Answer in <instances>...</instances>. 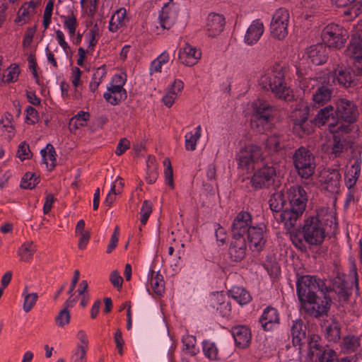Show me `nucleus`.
<instances>
[{
    "label": "nucleus",
    "instance_id": "31",
    "mask_svg": "<svg viewBox=\"0 0 362 362\" xmlns=\"http://www.w3.org/2000/svg\"><path fill=\"white\" fill-rule=\"evenodd\" d=\"M361 160L356 159L345 175V184L350 189L356 184L361 173Z\"/></svg>",
    "mask_w": 362,
    "mask_h": 362
},
{
    "label": "nucleus",
    "instance_id": "25",
    "mask_svg": "<svg viewBox=\"0 0 362 362\" xmlns=\"http://www.w3.org/2000/svg\"><path fill=\"white\" fill-rule=\"evenodd\" d=\"M328 49L324 44H316L309 47L308 56L315 65H321L328 59Z\"/></svg>",
    "mask_w": 362,
    "mask_h": 362
},
{
    "label": "nucleus",
    "instance_id": "34",
    "mask_svg": "<svg viewBox=\"0 0 362 362\" xmlns=\"http://www.w3.org/2000/svg\"><path fill=\"white\" fill-rule=\"evenodd\" d=\"M229 294L240 305L247 304L252 299L250 294L243 287H233Z\"/></svg>",
    "mask_w": 362,
    "mask_h": 362
},
{
    "label": "nucleus",
    "instance_id": "55",
    "mask_svg": "<svg viewBox=\"0 0 362 362\" xmlns=\"http://www.w3.org/2000/svg\"><path fill=\"white\" fill-rule=\"evenodd\" d=\"M30 13L32 12L26 7V4H24L18 10L15 21L25 23L30 18Z\"/></svg>",
    "mask_w": 362,
    "mask_h": 362
},
{
    "label": "nucleus",
    "instance_id": "42",
    "mask_svg": "<svg viewBox=\"0 0 362 362\" xmlns=\"http://www.w3.org/2000/svg\"><path fill=\"white\" fill-rule=\"evenodd\" d=\"M202 128L198 126L195 129V132H188L185 134V148L187 151H194L196 149L197 142L201 136Z\"/></svg>",
    "mask_w": 362,
    "mask_h": 362
},
{
    "label": "nucleus",
    "instance_id": "45",
    "mask_svg": "<svg viewBox=\"0 0 362 362\" xmlns=\"http://www.w3.org/2000/svg\"><path fill=\"white\" fill-rule=\"evenodd\" d=\"M315 362H339V360L334 351L325 349L323 351L316 353Z\"/></svg>",
    "mask_w": 362,
    "mask_h": 362
},
{
    "label": "nucleus",
    "instance_id": "54",
    "mask_svg": "<svg viewBox=\"0 0 362 362\" xmlns=\"http://www.w3.org/2000/svg\"><path fill=\"white\" fill-rule=\"evenodd\" d=\"M152 212V204L148 200H145L143 202L142 206L140 209L141 223L145 225L148 221L149 216Z\"/></svg>",
    "mask_w": 362,
    "mask_h": 362
},
{
    "label": "nucleus",
    "instance_id": "12",
    "mask_svg": "<svg viewBox=\"0 0 362 362\" xmlns=\"http://www.w3.org/2000/svg\"><path fill=\"white\" fill-rule=\"evenodd\" d=\"M289 13L288 10L280 8L274 13L270 24V34L278 40H284L288 33Z\"/></svg>",
    "mask_w": 362,
    "mask_h": 362
},
{
    "label": "nucleus",
    "instance_id": "1",
    "mask_svg": "<svg viewBox=\"0 0 362 362\" xmlns=\"http://www.w3.org/2000/svg\"><path fill=\"white\" fill-rule=\"evenodd\" d=\"M288 206L282 210L280 219L284 223L286 230L293 229L298 220L302 216L305 210L308 196L304 188L299 185L291 187L287 190Z\"/></svg>",
    "mask_w": 362,
    "mask_h": 362
},
{
    "label": "nucleus",
    "instance_id": "30",
    "mask_svg": "<svg viewBox=\"0 0 362 362\" xmlns=\"http://www.w3.org/2000/svg\"><path fill=\"white\" fill-rule=\"evenodd\" d=\"M306 327L301 320L293 321L291 328V335L293 346L301 344V341L305 338Z\"/></svg>",
    "mask_w": 362,
    "mask_h": 362
},
{
    "label": "nucleus",
    "instance_id": "43",
    "mask_svg": "<svg viewBox=\"0 0 362 362\" xmlns=\"http://www.w3.org/2000/svg\"><path fill=\"white\" fill-rule=\"evenodd\" d=\"M340 327L336 322H332L325 328V337L330 342H337L340 339Z\"/></svg>",
    "mask_w": 362,
    "mask_h": 362
},
{
    "label": "nucleus",
    "instance_id": "63",
    "mask_svg": "<svg viewBox=\"0 0 362 362\" xmlns=\"http://www.w3.org/2000/svg\"><path fill=\"white\" fill-rule=\"evenodd\" d=\"M291 240L293 244L296 246V247L298 248L300 250H303L305 249V245L304 244V240L301 234H300V230L298 233H291L290 235Z\"/></svg>",
    "mask_w": 362,
    "mask_h": 362
},
{
    "label": "nucleus",
    "instance_id": "49",
    "mask_svg": "<svg viewBox=\"0 0 362 362\" xmlns=\"http://www.w3.org/2000/svg\"><path fill=\"white\" fill-rule=\"evenodd\" d=\"M64 19V26L69 30V34L71 37L76 34V28L78 26V22L73 12L69 16H62Z\"/></svg>",
    "mask_w": 362,
    "mask_h": 362
},
{
    "label": "nucleus",
    "instance_id": "17",
    "mask_svg": "<svg viewBox=\"0 0 362 362\" xmlns=\"http://www.w3.org/2000/svg\"><path fill=\"white\" fill-rule=\"evenodd\" d=\"M208 303L222 317H228L231 313L230 302L223 292L211 293L209 296Z\"/></svg>",
    "mask_w": 362,
    "mask_h": 362
},
{
    "label": "nucleus",
    "instance_id": "59",
    "mask_svg": "<svg viewBox=\"0 0 362 362\" xmlns=\"http://www.w3.org/2000/svg\"><path fill=\"white\" fill-rule=\"evenodd\" d=\"M17 156L21 160H24L28 159L31 156V151L30 150L29 145L25 141L21 142L18 146L17 151Z\"/></svg>",
    "mask_w": 362,
    "mask_h": 362
},
{
    "label": "nucleus",
    "instance_id": "7",
    "mask_svg": "<svg viewBox=\"0 0 362 362\" xmlns=\"http://www.w3.org/2000/svg\"><path fill=\"white\" fill-rule=\"evenodd\" d=\"M264 158L261 146L250 144L240 148L236 160L238 167L248 173L252 171Z\"/></svg>",
    "mask_w": 362,
    "mask_h": 362
},
{
    "label": "nucleus",
    "instance_id": "29",
    "mask_svg": "<svg viewBox=\"0 0 362 362\" xmlns=\"http://www.w3.org/2000/svg\"><path fill=\"white\" fill-rule=\"evenodd\" d=\"M330 119L333 122L329 124V127L332 128L337 127V118L334 113V107L331 105L321 109L315 116V120L316 124L318 125H324Z\"/></svg>",
    "mask_w": 362,
    "mask_h": 362
},
{
    "label": "nucleus",
    "instance_id": "4",
    "mask_svg": "<svg viewBox=\"0 0 362 362\" xmlns=\"http://www.w3.org/2000/svg\"><path fill=\"white\" fill-rule=\"evenodd\" d=\"M296 290L300 302L312 296L327 293L325 280L311 275L299 276L296 281Z\"/></svg>",
    "mask_w": 362,
    "mask_h": 362
},
{
    "label": "nucleus",
    "instance_id": "11",
    "mask_svg": "<svg viewBox=\"0 0 362 362\" xmlns=\"http://www.w3.org/2000/svg\"><path fill=\"white\" fill-rule=\"evenodd\" d=\"M348 34L346 30L337 24H329L322 30V38L329 47L340 49L344 47Z\"/></svg>",
    "mask_w": 362,
    "mask_h": 362
},
{
    "label": "nucleus",
    "instance_id": "50",
    "mask_svg": "<svg viewBox=\"0 0 362 362\" xmlns=\"http://www.w3.org/2000/svg\"><path fill=\"white\" fill-rule=\"evenodd\" d=\"M89 113L84 111L78 112L74 117L71 119L70 125L74 129H78L86 124V121L89 119Z\"/></svg>",
    "mask_w": 362,
    "mask_h": 362
},
{
    "label": "nucleus",
    "instance_id": "58",
    "mask_svg": "<svg viewBox=\"0 0 362 362\" xmlns=\"http://www.w3.org/2000/svg\"><path fill=\"white\" fill-rule=\"evenodd\" d=\"M163 165L165 166L164 173L167 184L171 188H174L173 168L170 160L168 158H165L163 161Z\"/></svg>",
    "mask_w": 362,
    "mask_h": 362
},
{
    "label": "nucleus",
    "instance_id": "62",
    "mask_svg": "<svg viewBox=\"0 0 362 362\" xmlns=\"http://www.w3.org/2000/svg\"><path fill=\"white\" fill-rule=\"evenodd\" d=\"M195 339L192 337H188L183 341L185 350L192 356H196L199 352V349L195 346Z\"/></svg>",
    "mask_w": 362,
    "mask_h": 362
},
{
    "label": "nucleus",
    "instance_id": "38",
    "mask_svg": "<svg viewBox=\"0 0 362 362\" xmlns=\"http://www.w3.org/2000/svg\"><path fill=\"white\" fill-rule=\"evenodd\" d=\"M340 346L344 353L354 352L360 346V339L354 335H348L343 338Z\"/></svg>",
    "mask_w": 362,
    "mask_h": 362
},
{
    "label": "nucleus",
    "instance_id": "35",
    "mask_svg": "<svg viewBox=\"0 0 362 362\" xmlns=\"http://www.w3.org/2000/svg\"><path fill=\"white\" fill-rule=\"evenodd\" d=\"M35 251L36 248L33 242L28 241L24 243L18 250L20 260L25 262H30Z\"/></svg>",
    "mask_w": 362,
    "mask_h": 362
},
{
    "label": "nucleus",
    "instance_id": "52",
    "mask_svg": "<svg viewBox=\"0 0 362 362\" xmlns=\"http://www.w3.org/2000/svg\"><path fill=\"white\" fill-rule=\"evenodd\" d=\"M345 140H341L338 136L334 135L332 145V154L334 155L335 157H339L345 146Z\"/></svg>",
    "mask_w": 362,
    "mask_h": 362
},
{
    "label": "nucleus",
    "instance_id": "10",
    "mask_svg": "<svg viewBox=\"0 0 362 362\" xmlns=\"http://www.w3.org/2000/svg\"><path fill=\"white\" fill-rule=\"evenodd\" d=\"M330 286H327V294L334 291L339 301L346 302L351 295V288L349 286L346 281V274L341 271L340 268L335 266L333 270V276L329 279Z\"/></svg>",
    "mask_w": 362,
    "mask_h": 362
},
{
    "label": "nucleus",
    "instance_id": "21",
    "mask_svg": "<svg viewBox=\"0 0 362 362\" xmlns=\"http://www.w3.org/2000/svg\"><path fill=\"white\" fill-rule=\"evenodd\" d=\"M202 57V52L196 47L186 44L179 52V59L182 64L192 66L195 65Z\"/></svg>",
    "mask_w": 362,
    "mask_h": 362
},
{
    "label": "nucleus",
    "instance_id": "37",
    "mask_svg": "<svg viewBox=\"0 0 362 362\" xmlns=\"http://www.w3.org/2000/svg\"><path fill=\"white\" fill-rule=\"evenodd\" d=\"M284 136L280 134H273L265 141V148L269 153L278 152L283 148Z\"/></svg>",
    "mask_w": 362,
    "mask_h": 362
},
{
    "label": "nucleus",
    "instance_id": "27",
    "mask_svg": "<svg viewBox=\"0 0 362 362\" xmlns=\"http://www.w3.org/2000/svg\"><path fill=\"white\" fill-rule=\"evenodd\" d=\"M177 13L174 8L169 4H165L158 17L160 27L163 29L170 28L175 23Z\"/></svg>",
    "mask_w": 362,
    "mask_h": 362
},
{
    "label": "nucleus",
    "instance_id": "61",
    "mask_svg": "<svg viewBox=\"0 0 362 362\" xmlns=\"http://www.w3.org/2000/svg\"><path fill=\"white\" fill-rule=\"evenodd\" d=\"M19 74L20 70L17 65L8 67L7 69L6 75H4V77L6 78L5 82L10 83L16 81L18 77Z\"/></svg>",
    "mask_w": 362,
    "mask_h": 362
},
{
    "label": "nucleus",
    "instance_id": "44",
    "mask_svg": "<svg viewBox=\"0 0 362 362\" xmlns=\"http://www.w3.org/2000/svg\"><path fill=\"white\" fill-rule=\"evenodd\" d=\"M41 156L42 157L43 163L48 166L49 161H50V166H55L56 161V151L54 148L51 144H47L46 148H43L40 151Z\"/></svg>",
    "mask_w": 362,
    "mask_h": 362
},
{
    "label": "nucleus",
    "instance_id": "9",
    "mask_svg": "<svg viewBox=\"0 0 362 362\" xmlns=\"http://www.w3.org/2000/svg\"><path fill=\"white\" fill-rule=\"evenodd\" d=\"M332 300L327 293H319L300 301L301 308L309 315L318 317L326 314Z\"/></svg>",
    "mask_w": 362,
    "mask_h": 362
},
{
    "label": "nucleus",
    "instance_id": "20",
    "mask_svg": "<svg viewBox=\"0 0 362 362\" xmlns=\"http://www.w3.org/2000/svg\"><path fill=\"white\" fill-rule=\"evenodd\" d=\"M247 244L245 237L232 236V240L229 247V254L235 262L241 261L246 255Z\"/></svg>",
    "mask_w": 362,
    "mask_h": 362
},
{
    "label": "nucleus",
    "instance_id": "33",
    "mask_svg": "<svg viewBox=\"0 0 362 362\" xmlns=\"http://www.w3.org/2000/svg\"><path fill=\"white\" fill-rule=\"evenodd\" d=\"M292 124L293 133L300 138L309 135L313 132V122L308 119V117Z\"/></svg>",
    "mask_w": 362,
    "mask_h": 362
},
{
    "label": "nucleus",
    "instance_id": "18",
    "mask_svg": "<svg viewBox=\"0 0 362 362\" xmlns=\"http://www.w3.org/2000/svg\"><path fill=\"white\" fill-rule=\"evenodd\" d=\"M226 25L225 17L222 14L211 13L208 15L206 22V33L210 37L219 35Z\"/></svg>",
    "mask_w": 362,
    "mask_h": 362
},
{
    "label": "nucleus",
    "instance_id": "2",
    "mask_svg": "<svg viewBox=\"0 0 362 362\" xmlns=\"http://www.w3.org/2000/svg\"><path fill=\"white\" fill-rule=\"evenodd\" d=\"M286 68L277 65L261 77L260 85L264 89L270 90L280 100L290 101L293 98L292 90L285 81Z\"/></svg>",
    "mask_w": 362,
    "mask_h": 362
},
{
    "label": "nucleus",
    "instance_id": "16",
    "mask_svg": "<svg viewBox=\"0 0 362 362\" xmlns=\"http://www.w3.org/2000/svg\"><path fill=\"white\" fill-rule=\"evenodd\" d=\"M252 215L245 211L239 212L234 218L231 225V233L234 237H245V234L250 230Z\"/></svg>",
    "mask_w": 362,
    "mask_h": 362
},
{
    "label": "nucleus",
    "instance_id": "51",
    "mask_svg": "<svg viewBox=\"0 0 362 362\" xmlns=\"http://www.w3.org/2000/svg\"><path fill=\"white\" fill-rule=\"evenodd\" d=\"M169 61V54L166 52L161 53L155 60L151 62V70L155 72H160L162 65Z\"/></svg>",
    "mask_w": 362,
    "mask_h": 362
},
{
    "label": "nucleus",
    "instance_id": "13",
    "mask_svg": "<svg viewBox=\"0 0 362 362\" xmlns=\"http://www.w3.org/2000/svg\"><path fill=\"white\" fill-rule=\"evenodd\" d=\"M276 175L274 167L265 165L253 174L250 183L255 189L268 188L274 184Z\"/></svg>",
    "mask_w": 362,
    "mask_h": 362
},
{
    "label": "nucleus",
    "instance_id": "28",
    "mask_svg": "<svg viewBox=\"0 0 362 362\" xmlns=\"http://www.w3.org/2000/svg\"><path fill=\"white\" fill-rule=\"evenodd\" d=\"M103 97L107 103L112 105H117L122 101L125 100L127 95L125 89L110 86L107 88V90L104 93Z\"/></svg>",
    "mask_w": 362,
    "mask_h": 362
},
{
    "label": "nucleus",
    "instance_id": "24",
    "mask_svg": "<svg viewBox=\"0 0 362 362\" xmlns=\"http://www.w3.org/2000/svg\"><path fill=\"white\" fill-rule=\"evenodd\" d=\"M346 54L353 60L362 57V30H358L352 35L351 42L346 49Z\"/></svg>",
    "mask_w": 362,
    "mask_h": 362
},
{
    "label": "nucleus",
    "instance_id": "14",
    "mask_svg": "<svg viewBox=\"0 0 362 362\" xmlns=\"http://www.w3.org/2000/svg\"><path fill=\"white\" fill-rule=\"evenodd\" d=\"M266 231L267 226L264 223L250 227L247 232V239L252 251L259 252L263 250L267 242Z\"/></svg>",
    "mask_w": 362,
    "mask_h": 362
},
{
    "label": "nucleus",
    "instance_id": "57",
    "mask_svg": "<svg viewBox=\"0 0 362 362\" xmlns=\"http://www.w3.org/2000/svg\"><path fill=\"white\" fill-rule=\"evenodd\" d=\"M86 352L84 347L76 346L71 357V362H87Z\"/></svg>",
    "mask_w": 362,
    "mask_h": 362
},
{
    "label": "nucleus",
    "instance_id": "8",
    "mask_svg": "<svg viewBox=\"0 0 362 362\" xmlns=\"http://www.w3.org/2000/svg\"><path fill=\"white\" fill-rule=\"evenodd\" d=\"M292 159L294 167L301 177L308 179L314 174L316 161L310 150L303 146L298 148L295 151Z\"/></svg>",
    "mask_w": 362,
    "mask_h": 362
},
{
    "label": "nucleus",
    "instance_id": "32",
    "mask_svg": "<svg viewBox=\"0 0 362 362\" xmlns=\"http://www.w3.org/2000/svg\"><path fill=\"white\" fill-rule=\"evenodd\" d=\"M332 95V89L326 86L318 87L313 95V100L315 104L323 105L330 100Z\"/></svg>",
    "mask_w": 362,
    "mask_h": 362
},
{
    "label": "nucleus",
    "instance_id": "53",
    "mask_svg": "<svg viewBox=\"0 0 362 362\" xmlns=\"http://www.w3.org/2000/svg\"><path fill=\"white\" fill-rule=\"evenodd\" d=\"M70 318L71 315L69 310L64 308L56 316L55 322L59 327H64L69 323Z\"/></svg>",
    "mask_w": 362,
    "mask_h": 362
},
{
    "label": "nucleus",
    "instance_id": "15",
    "mask_svg": "<svg viewBox=\"0 0 362 362\" xmlns=\"http://www.w3.org/2000/svg\"><path fill=\"white\" fill-rule=\"evenodd\" d=\"M341 175L337 169L327 168L322 171L320 182L329 192L336 194L339 192Z\"/></svg>",
    "mask_w": 362,
    "mask_h": 362
},
{
    "label": "nucleus",
    "instance_id": "3",
    "mask_svg": "<svg viewBox=\"0 0 362 362\" xmlns=\"http://www.w3.org/2000/svg\"><path fill=\"white\" fill-rule=\"evenodd\" d=\"M334 113L337 130L349 132L351 129L342 122L348 124L356 122L360 115V109L353 100L341 98L334 102Z\"/></svg>",
    "mask_w": 362,
    "mask_h": 362
},
{
    "label": "nucleus",
    "instance_id": "47",
    "mask_svg": "<svg viewBox=\"0 0 362 362\" xmlns=\"http://www.w3.org/2000/svg\"><path fill=\"white\" fill-rule=\"evenodd\" d=\"M126 16L125 8L118 9L112 16L110 21V30L112 32L117 30L119 25H122Z\"/></svg>",
    "mask_w": 362,
    "mask_h": 362
},
{
    "label": "nucleus",
    "instance_id": "41",
    "mask_svg": "<svg viewBox=\"0 0 362 362\" xmlns=\"http://www.w3.org/2000/svg\"><path fill=\"white\" fill-rule=\"evenodd\" d=\"M22 296L24 298L23 305V310L25 313H28L35 305L38 298V295L37 293H29L28 287V286H25L24 287Z\"/></svg>",
    "mask_w": 362,
    "mask_h": 362
},
{
    "label": "nucleus",
    "instance_id": "36",
    "mask_svg": "<svg viewBox=\"0 0 362 362\" xmlns=\"http://www.w3.org/2000/svg\"><path fill=\"white\" fill-rule=\"evenodd\" d=\"M150 283L153 291L158 296H161L165 291V282L163 276L159 272L150 271Z\"/></svg>",
    "mask_w": 362,
    "mask_h": 362
},
{
    "label": "nucleus",
    "instance_id": "39",
    "mask_svg": "<svg viewBox=\"0 0 362 362\" xmlns=\"http://www.w3.org/2000/svg\"><path fill=\"white\" fill-rule=\"evenodd\" d=\"M285 204V197L281 191L276 192L272 194L269 200L270 209L274 212L281 211V210L284 209Z\"/></svg>",
    "mask_w": 362,
    "mask_h": 362
},
{
    "label": "nucleus",
    "instance_id": "22",
    "mask_svg": "<svg viewBox=\"0 0 362 362\" xmlns=\"http://www.w3.org/2000/svg\"><path fill=\"white\" fill-rule=\"evenodd\" d=\"M259 322L264 330H272L274 326L279 324V315L277 310L270 306L267 307L259 318Z\"/></svg>",
    "mask_w": 362,
    "mask_h": 362
},
{
    "label": "nucleus",
    "instance_id": "19",
    "mask_svg": "<svg viewBox=\"0 0 362 362\" xmlns=\"http://www.w3.org/2000/svg\"><path fill=\"white\" fill-rule=\"evenodd\" d=\"M264 31L263 23L259 19L253 21L246 30L244 42L250 46L255 45L262 36Z\"/></svg>",
    "mask_w": 362,
    "mask_h": 362
},
{
    "label": "nucleus",
    "instance_id": "6",
    "mask_svg": "<svg viewBox=\"0 0 362 362\" xmlns=\"http://www.w3.org/2000/svg\"><path fill=\"white\" fill-rule=\"evenodd\" d=\"M254 113L251 119V127L257 132L262 133L270 129L274 107L268 102L258 100L253 105Z\"/></svg>",
    "mask_w": 362,
    "mask_h": 362
},
{
    "label": "nucleus",
    "instance_id": "60",
    "mask_svg": "<svg viewBox=\"0 0 362 362\" xmlns=\"http://www.w3.org/2000/svg\"><path fill=\"white\" fill-rule=\"evenodd\" d=\"M25 122L28 124H34L39 121V115L37 111L32 106H28L26 110Z\"/></svg>",
    "mask_w": 362,
    "mask_h": 362
},
{
    "label": "nucleus",
    "instance_id": "64",
    "mask_svg": "<svg viewBox=\"0 0 362 362\" xmlns=\"http://www.w3.org/2000/svg\"><path fill=\"white\" fill-rule=\"evenodd\" d=\"M121 192L122 191L119 189H116L115 184L112 185L109 193L106 197L105 204L108 206H111L113 202L115 201V196L117 194H121Z\"/></svg>",
    "mask_w": 362,
    "mask_h": 362
},
{
    "label": "nucleus",
    "instance_id": "5",
    "mask_svg": "<svg viewBox=\"0 0 362 362\" xmlns=\"http://www.w3.org/2000/svg\"><path fill=\"white\" fill-rule=\"evenodd\" d=\"M300 234L310 246L320 245L325 238V230L318 216H308L300 228Z\"/></svg>",
    "mask_w": 362,
    "mask_h": 362
},
{
    "label": "nucleus",
    "instance_id": "48",
    "mask_svg": "<svg viewBox=\"0 0 362 362\" xmlns=\"http://www.w3.org/2000/svg\"><path fill=\"white\" fill-rule=\"evenodd\" d=\"M39 182V177L35 173L28 172L21 179V187L23 189H33Z\"/></svg>",
    "mask_w": 362,
    "mask_h": 362
},
{
    "label": "nucleus",
    "instance_id": "26",
    "mask_svg": "<svg viewBox=\"0 0 362 362\" xmlns=\"http://www.w3.org/2000/svg\"><path fill=\"white\" fill-rule=\"evenodd\" d=\"M334 77L339 84L345 88H351L356 85L355 75L349 69L345 67L338 66L334 69Z\"/></svg>",
    "mask_w": 362,
    "mask_h": 362
},
{
    "label": "nucleus",
    "instance_id": "40",
    "mask_svg": "<svg viewBox=\"0 0 362 362\" xmlns=\"http://www.w3.org/2000/svg\"><path fill=\"white\" fill-rule=\"evenodd\" d=\"M309 110V107L306 105L299 103L291 113L290 117L292 124L308 118Z\"/></svg>",
    "mask_w": 362,
    "mask_h": 362
},
{
    "label": "nucleus",
    "instance_id": "23",
    "mask_svg": "<svg viewBox=\"0 0 362 362\" xmlns=\"http://www.w3.org/2000/svg\"><path fill=\"white\" fill-rule=\"evenodd\" d=\"M232 334L236 346L240 349L247 348L251 341V332L246 326L238 325L232 328Z\"/></svg>",
    "mask_w": 362,
    "mask_h": 362
},
{
    "label": "nucleus",
    "instance_id": "46",
    "mask_svg": "<svg viewBox=\"0 0 362 362\" xmlns=\"http://www.w3.org/2000/svg\"><path fill=\"white\" fill-rule=\"evenodd\" d=\"M203 352L206 358L211 361H218V350L215 343L209 341H203Z\"/></svg>",
    "mask_w": 362,
    "mask_h": 362
},
{
    "label": "nucleus",
    "instance_id": "56",
    "mask_svg": "<svg viewBox=\"0 0 362 362\" xmlns=\"http://www.w3.org/2000/svg\"><path fill=\"white\" fill-rule=\"evenodd\" d=\"M12 121L13 116L9 113H6L1 120L3 128L10 134L8 135L9 137H11L14 134V127Z\"/></svg>",
    "mask_w": 362,
    "mask_h": 362
}]
</instances>
